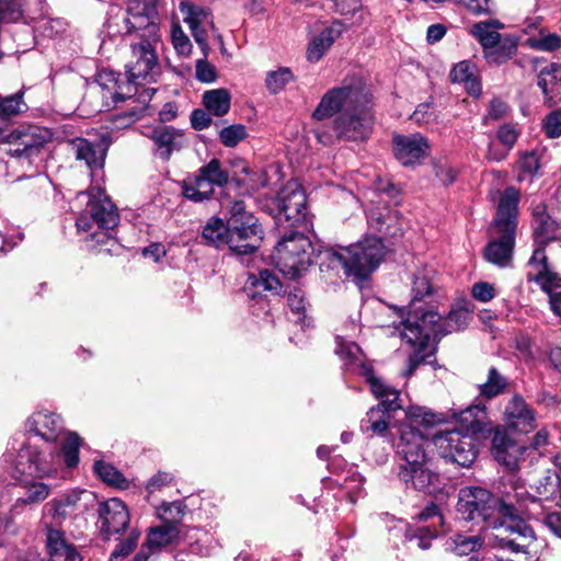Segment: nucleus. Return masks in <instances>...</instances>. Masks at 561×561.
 Returning a JSON list of instances; mask_svg holds the SVG:
<instances>
[{"instance_id": "c756f323", "label": "nucleus", "mask_w": 561, "mask_h": 561, "mask_svg": "<svg viewBox=\"0 0 561 561\" xmlns=\"http://www.w3.org/2000/svg\"><path fill=\"white\" fill-rule=\"evenodd\" d=\"M344 25L340 21H334L329 27L323 30L309 44L307 57L310 61H318L324 53L331 47L333 42L341 36Z\"/></svg>"}, {"instance_id": "1a4fd4ad", "label": "nucleus", "mask_w": 561, "mask_h": 561, "mask_svg": "<svg viewBox=\"0 0 561 561\" xmlns=\"http://www.w3.org/2000/svg\"><path fill=\"white\" fill-rule=\"evenodd\" d=\"M229 214L226 244L239 255L255 252L263 240V229L257 219L247 211L242 201L233 202Z\"/></svg>"}, {"instance_id": "0eeeda50", "label": "nucleus", "mask_w": 561, "mask_h": 561, "mask_svg": "<svg viewBox=\"0 0 561 561\" xmlns=\"http://www.w3.org/2000/svg\"><path fill=\"white\" fill-rule=\"evenodd\" d=\"M471 320V313L463 307L453 308L446 318H442L436 311L428 310L422 316L410 314L402 322L400 332L407 343L425 346L431 340H439L446 334L463 330Z\"/></svg>"}, {"instance_id": "603ef678", "label": "nucleus", "mask_w": 561, "mask_h": 561, "mask_svg": "<svg viewBox=\"0 0 561 561\" xmlns=\"http://www.w3.org/2000/svg\"><path fill=\"white\" fill-rule=\"evenodd\" d=\"M0 4V21L14 23L25 19L24 0H2Z\"/></svg>"}, {"instance_id": "c03bdc74", "label": "nucleus", "mask_w": 561, "mask_h": 561, "mask_svg": "<svg viewBox=\"0 0 561 561\" xmlns=\"http://www.w3.org/2000/svg\"><path fill=\"white\" fill-rule=\"evenodd\" d=\"M485 539L488 540L485 536L482 538L479 535L467 536L456 534L449 539V548L458 556H468L480 549Z\"/></svg>"}, {"instance_id": "dca6fc26", "label": "nucleus", "mask_w": 561, "mask_h": 561, "mask_svg": "<svg viewBox=\"0 0 561 561\" xmlns=\"http://www.w3.org/2000/svg\"><path fill=\"white\" fill-rule=\"evenodd\" d=\"M179 9L196 44L201 47L203 55L207 57L210 50L208 33L211 32L219 42H222L221 35L217 33L211 14L202 7L185 1L180 3Z\"/></svg>"}, {"instance_id": "9b49d317", "label": "nucleus", "mask_w": 561, "mask_h": 561, "mask_svg": "<svg viewBox=\"0 0 561 561\" xmlns=\"http://www.w3.org/2000/svg\"><path fill=\"white\" fill-rule=\"evenodd\" d=\"M126 1V9L111 18V25H115L117 32L124 35L137 33L141 41H159L156 0Z\"/></svg>"}, {"instance_id": "2f4dec72", "label": "nucleus", "mask_w": 561, "mask_h": 561, "mask_svg": "<svg viewBox=\"0 0 561 561\" xmlns=\"http://www.w3.org/2000/svg\"><path fill=\"white\" fill-rule=\"evenodd\" d=\"M450 79L455 83H463L467 92L472 96L481 94V81L478 70L473 64L462 60L454 66L450 71Z\"/></svg>"}, {"instance_id": "aec40b11", "label": "nucleus", "mask_w": 561, "mask_h": 561, "mask_svg": "<svg viewBox=\"0 0 561 561\" xmlns=\"http://www.w3.org/2000/svg\"><path fill=\"white\" fill-rule=\"evenodd\" d=\"M101 530L111 536L125 530L129 524V512L123 501L112 497L100 504Z\"/></svg>"}, {"instance_id": "9d476101", "label": "nucleus", "mask_w": 561, "mask_h": 561, "mask_svg": "<svg viewBox=\"0 0 561 561\" xmlns=\"http://www.w3.org/2000/svg\"><path fill=\"white\" fill-rule=\"evenodd\" d=\"M313 247L302 233L291 232L276 244L272 260L285 276L299 277L313 262Z\"/></svg>"}, {"instance_id": "3c124183", "label": "nucleus", "mask_w": 561, "mask_h": 561, "mask_svg": "<svg viewBox=\"0 0 561 561\" xmlns=\"http://www.w3.org/2000/svg\"><path fill=\"white\" fill-rule=\"evenodd\" d=\"M198 172L205 176L214 186H224L228 183L229 175L221 168L218 159H211L207 164L203 165Z\"/></svg>"}, {"instance_id": "a19ab883", "label": "nucleus", "mask_w": 561, "mask_h": 561, "mask_svg": "<svg viewBox=\"0 0 561 561\" xmlns=\"http://www.w3.org/2000/svg\"><path fill=\"white\" fill-rule=\"evenodd\" d=\"M392 415L380 407L371 408L362 421V430L376 435H385L389 428Z\"/></svg>"}, {"instance_id": "37998d69", "label": "nucleus", "mask_w": 561, "mask_h": 561, "mask_svg": "<svg viewBox=\"0 0 561 561\" xmlns=\"http://www.w3.org/2000/svg\"><path fill=\"white\" fill-rule=\"evenodd\" d=\"M336 354L345 360V364L352 366L357 374L360 373V365L368 364L364 358L359 346L354 342H347L343 337H336Z\"/></svg>"}, {"instance_id": "a878e982", "label": "nucleus", "mask_w": 561, "mask_h": 561, "mask_svg": "<svg viewBox=\"0 0 561 561\" xmlns=\"http://www.w3.org/2000/svg\"><path fill=\"white\" fill-rule=\"evenodd\" d=\"M539 19L528 20L525 22L526 26L523 28L524 33L529 34L524 44L529 48L553 51L561 47V37L539 27Z\"/></svg>"}, {"instance_id": "e2e57ef3", "label": "nucleus", "mask_w": 561, "mask_h": 561, "mask_svg": "<svg viewBox=\"0 0 561 561\" xmlns=\"http://www.w3.org/2000/svg\"><path fill=\"white\" fill-rule=\"evenodd\" d=\"M195 76L201 82L211 83L217 78V71L216 68L207 61V57L204 56V58L196 61Z\"/></svg>"}, {"instance_id": "5701e85b", "label": "nucleus", "mask_w": 561, "mask_h": 561, "mask_svg": "<svg viewBox=\"0 0 561 561\" xmlns=\"http://www.w3.org/2000/svg\"><path fill=\"white\" fill-rule=\"evenodd\" d=\"M360 373L369 383L373 394L380 400L377 407L382 408L390 414L401 409L399 391L377 378L370 364H362Z\"/></svg>"}, {"instance_id": "de8ad7c7", "label": "nucleus", "mask_w": 561, "mask_h": 561, "mask_svg": "<svg viewBox=\"0 0 561 561\" xmlns=\"http://www.w3.org/2000/svg\"><path fill=\"white\" fill-rule=\"evenodd\" d=\"M476 457L477 450L473 446L472 438L471 436L466 435L460 445H458L456 451H453V454L450 453V455H446L444 458L462 467H468L474 461Z\"/></svg>"}, {"instance_id": "052dcab7", "label": "nucleus", "mask_w": 561, "mask_h": 561, "mask_svg": "<svg viewBox=\"0 0 561 561\" xmlns=\"http://www.w3.org/2000/svg\"><path fill=\"white\" fill-rule=\"evenodd\" d=\"M245 137L247 130L243 125H231L229 127L221 129L219 134L220 141L226 147H234Z\"/></svg>"}, {"instance_id": "49530a36", "label": "nucleus", "mask_w": 561, "mask_h": 561, "mask_svg": "<svg viewBox=\"0 0 561 561\" xmlns=\"http://www.w3.org/2000/svg\"><path fill=\"white\" fill-rule=\"evenodd\" d=\"M23 488L25 495L16 501L23 505L42 503L50 494L49 485L44 482L25 481Z\"/></svg>"}, {"instance_id": "09e8293b", "label": "nucleus", "mask_w": 561, "mask_h": 561, "mask_svg": "<svg viewBox=\"0 0 561 561\" xmlns=\"http://www.w3.org/2000/svg\"><path fill=\"white\" fill-rule=\"evenodd\" d=\"M466 435H462L459 431H447L438 433L434 436V444L437 447L439 455L445 457L446 455L456 451L458 445L462 442Z\"/></svg>"}, {"instance_id": "c85d7f7f", "label": "nucleus", "mask_w": 561, "mask_h": 561, "mask_svg": "<svg viewBox=\"0 0 561 561\" xmlns=\"http://www.w3.org/2000/svg\"><path fill=\"white\" fill-rule=\"evenodd\" d=\"M280 289L282 284L278 277L268 270H260L257 274H249L243 287L247 296L252 299L265 291L278 295Z\"/></svg>"}, {"instance_id": "6e6552de", "label": "nucleus", "mask_w": 561, "mask_h": 561, "mask_svg": "<svg viewBox=\"0 0 561 561\" xmlns=\"http://www.w3.org/2000/svg\"><path fill=\"white\" fill-rule=\"evenodd\" d=\"M78 198H87L85 208L77 218V228L87 232L95 243H105L119 221L117 207L101 187H92L87 194L80 193Z\"/></svg>"}, {"instance_id": "72a5a7b5", "label": "nucleus", "mask_w": 561, "mask_h": 561, "mask_svg": "<svg viewBox=\"0 0 561 561\" xmlns=\"http://www.w3.org/2000/svg\"><path fill=\"white\" fill-rule=\"evenodd\" d=\"M46 545L48 561H81L79 553L66 543L59 530L48 529Z\"/></svg>"}, {"instance_id": "4468645a", "label": "nucleus", "mask_w": 561, "mask_h": 561, "mask_svg": "<svg viewBox=\"0 0 561 561\" xmlns=\"http://www.w3.org/2000/svg\"><path fill=\"white\" fill-rule=\"evenodd\" d=\"M528 265V279L539 284L549 294L551 309L561 316V279L549 268L546 252L541 249L534 250Z\"/></svg>"}, {"instance_id": "473e14b6", "label": "nucleus", "mask_w": 561, "mask_h": 561, "mask_svg": "<svg viewBox=\"0 0 561 561\" xmlns=\"http://www.w3.org/2000/svg\"><path fill=\"white\" fill-rule=\"evenodd\" d=\"M432 273L433 271L423 268L414 275L412 284V299L407 318H409L410 314H415V312L419 316H422V313L425 312L422 308L416 307V302L422 301L425 297H430L434 294L435 289L432 284ZM428 310H426V312Z\"/></svg>"}, {"instance_id": "13d9d810", "label": "nucleus", "mask_w": 561, "mask_h": 561, "mask_svg": "<svg viewBox=\"0 0 561 561\" xmlns=\"http://www.w3.org/2000/svg\"><path fill=\"white\" fill-rule=\"evenodd\" d=\"M26 107L22 100V93H15L10 96H0V118L5 119L14 116Z\"/></svg>"}, {"instance_id": "7c9ffc66", "label": "nucleus", "mask_w": 561, "mask_h": 561, "mask_svg": "<svg viewBox=\"0 0 561 561\" xmlns=\"http://www.w3.org/2000/svg\"><path fill=\"white\" fill-rule=\"evenodd\" d=\"M534 237L537 244V249H541L551 240L556 238L558 225L557 222L546 214L545 207L538 205L534 209Z\"/></svg>"}, {"instance_id": "79ce46f5", "label": "nucleus", "mask_w": 561, "mask_h": 561, "mask_svg": "<svg viewBox=\"0 0 561 561\" xmlns=\"http://www.w3.org/2000/svg\"><path fill=\"white\" fill-rule=\"evenodd\" d=\"M231 96L226 89L206 91L203 95V103L207 111L215 116H222L230 108Z\"/></svg>"}, {"instance_id": "58836bf2", "label": "nucleus", "mask_w": 561, "mask_h": 561, "mask_svg": "<svg viewBox=\"0 0 561 561\" xmlns=\"http://www.w3.org/2000/svg\"><path fill=\"white\" fill-rule=\"evenodd\" d=\"M81 492L71 491L51 500L45 505L48 514L56 520L61 522L75 514L78 508Z\"/></svg>"}, {"instance_id": "338daca9", "label": "nucleus", "mask_w": 561, "mask_h": 561, "mask_svg": "<svg viewBox=\"0 0 561 561\" xmlns=\"http://www.w3.org/2000/svg\"><path fill=\"white\" fill-rule=\"evenodd\" d=\"M152 95L153 90L142 89L137 99L138 104L129 111V116L133 121L138 119L142 116V114L147 110L148 103L152 99Z\"/></svg>"}, {"instance_id": "4be33fe9", "label": "nucleus", "mask_w": 561, "mask_h": 561, "mask_svg": "<svg viewBox=\"0 0 561 561\" xmlns=\"http://www.w3.org/2000/svg\"><path fill=\"white\" fill-rule=\"evenodd\" d=\"M26 428L46 443H55L64 434V424L60 416L49 411H39L32 414L27 419Z\"/></svg>"}, {"instance_id": "c9c22d12", "label": "nucleus", "mask_w": 561, "mask_h": 561, "mask_svg": "<svg viewBox=\"0 0 561 561\" xmlns=\"http://www.w3.org/2000/svg\"><path fill=\"white\" fill-rule=\"evenodd\" d=\"M503 27L504 24L501 21L491 19L474 23L470 28V34L480 43L484 53L495 44H499L502 36L497 31Z\"/></svg>"}, {"instance_id": "e433bc0d", "label": "nucleus", "mask_w": 561, "mask_h": 561, "mask_svg": "<svg viewBox=\"0 0 561 561\" xmlns=\"http://www.w3.org/2000/svg\"><path fill=\"white\" fill-rule=\"evenodd\" d=\"M182 191L187 199L198 203L209 199L214 194L215 186L197 172L183 180Z\"/></svg>"}, {"instance_id": "4c0bfd02", "label": "nucleus", "mask_w": 561, "mask_h": 561, "mask_svg": "<svg viewBox=\"0 0 561 561\" xmlns=\"http://www.w3.org/2000/svg\"><path fill=\"white\" fill-rule=\"evenodd\" d=\"M179 535V526L175 523L165 522L149 529L146 546L150 551L160 550L173 543Z\"/></svg>"}, {"instance_id": "cd10ccee", "label": "nucleus", "mask_w": 561, "mask_h": 561, "mask_svg": "<svg viewBox=\"0 0 561 561\" xmlns=\"http://www.w3.org/2000/svg\"><path fill=\"white\" fill-rule=\"evenodd\" d=\"M70 151L77 160H82L90 168H101L105 160L107 144H92L84 138H76L69 144Z\"/></svg>"}, {"instance_id": "423d86ee", "label": "nucleus", "mask_w": 561, "mask_h": 561, "mask_svg": "<svg viewBox=\"0 0 561 561\" xmlns=\"http://www.w3.org/2000/svg\"><path fill=\"white\" fill-rule=\"evenodd\" d=\"M519 194L514 187H507L500 197L493 230L496 238L484 248L488 262L507 267L512 263L517 228Z\"/></svg>"}, {"instance_id": "b1692460", "label": "nucleus", "mask_w": 561, "mask_h": 561, "mask_svg": "<svg viewBox=\"0 0 561 561\" xmlns=\"http://www.w3.org/2000/svg\"><path fill=\"white\" fill-rule=\"evenodd\" d=\"M538 87L543 94L545 104L549 107L561 101V64L551 62L540 69Z\"/></svg>"}, {"instance_id": "a211bd4d", "label": "nucleus", "mask_w": 561, "mask_h": 561, "mask_svg": "<svg viewBox=\"0 0 561 561\" xmlns=\"http://www.w3.org/2000/svg\"><path fill=\"white\" fill-rule=\"evenodd\" d=\"M276 203L278 220L283 217L287 221L297 222L306 208V194L296 181H290L278 193Z\"/></svg>"}, {"instance_id": "774afa93", "label": "nucleus", "mask_w": 561, "mask_h": 561, "mask_svg": "<svg viewBox=\"0 0 561 561\" xmlns=\"http://www.w3.org/2000/svg\"><path fill=\"white\" fill-rule=\"evenodd\" d=\"M472 296L481 301L488 302L495 296V289L493 285L486 282H479L472 286Z\"/></svg>"}, {"instance_id": "4d7b16f0", "label": "nucleus", "mask_w": 561, "mask_h": 561, "mask_svg": "<svg viewBox=\"0 0 561 561\" xmlns=\"http://www.w3.org/2000/svg\"><path fill=\"white\" fill-rule=\"evenodd\" d=\"M171 42L178 55L183 57H188L191 55L193 45L188 36L178 23L172 24Z\"/></svg>"}, {"instance_id": "bf43d9fd", "label": "nucleus", "mask_w": 561, "mask_h": 561, "mask_svg": "<svg viewBox=\"0 0 561 561\" xmlns=\"http://www.w3.org/2000/svg\"><path fill=\"white\" fill-rule=\"evenodd\" d=\"M541 129L549 139L561 137V108L549 112L541 121Z\"/></svg>"}, {"instance_id": "2eb2a0df", "label": "nucleus", "mask_w": 561, "mask_h": 561, "mask_svg": "<svg viewBox=\"0 0 561 561\" xmlns=\"http://www.w3.org/2000/svg\"><path fill=\"white\" fill-rule=\"evenodd\" d=\"M51 137L47 128L35 125L20 126L3 136V141L10 145L9 153L13 157H32Z\"/></svg>"}, {"instance_id": "6e6d98bb", "label": "nucleus", "mask_w": 561, "mask_h": 561, "mask_svg": "<svg viewBox=\"0 0 561 561\" xmlns=\"http://www.w3.org/2000/svg\"><path fill=\"white\" fill-rule=\"evenodd\" d=\"M294 76L289 68H279L275 71H270L266 76V87L271 93H278L291 80Z\"/></svg>"}, {"instance_id": "f03ea898", "label": "nucleus", "mask_w": 561, "mask_h": 561, "mask_svg": "<svg viewBox=\"0 0 561 561\" xmlns=\"http://www.w3.org/2000/svg\"><path fill=\"white\" fill-rule=\"evenodd\" d=\"M405 420L397 444L398 477L407 486L434 493L438 489V476L431 469V460L424 449L425 437L419 427L433 426L443 417L427 408L412 405L405 411Z\"/></svg>"}, {"instance_id": "864d4df0", "label": "nucleus", "mask_w": 561, "mask_h": 561, "mask_svg": "<svg viewBox=\"0 0 561 561\" xmlns=\"http://www.w3.org/2000/svg\"><path fill=\"white\" fill-rule=\"evenodd\" d=\"M507 386L506 379L495 369L490 368L488 380L480 386V393L489 399L500 394Z\"/></svg>"}, {"instance_id": "0e129e2a", "label": "nucleus", "mask_w": 561, "mask_h": 561, "mask_svg": "<svg viewBox=\"0 0 561 561\" xmlns=\"http://www.w3.org/2000/svg\"><path fill=\"white\" fill-rule=\"evenodd\" d=\"M474 15L491 14L493 12L492 0H456Z\"/></svg>"}, {"instance_id": "7ed1b4c3", "label": "nucleus", "mask_w": 561, "mask_h": 561, "mask_svg": "<svg viewBox=\"0 0 561 561\" xmlns=\"http://www.w3.org/2000/svg\"><path fill=\"white\" fill-rule=\"evenodd\" d=\"M513 497L515 502L511 497L507 501L500 500L502 520L492 523L490 538L500 548L518 552L524 551L535 540V531L520 515L530 514L529 503L536 504L538 500L535 493H529L524 488H516Z\"/></svg>"}, {"instance_id": "f257e3e1", "label": "nucleus", "mask_w": 561, "mask_h": 561, "mask_svg": "<svg viewBox=\"0 0 561 561\" xmlns=\"http://www.w3.org/2000/svg\"><path fill=\"white\" fill-rule=\"evenodd\" d=\"M336 115L333 131L346 141L366 140L374 125L370 93L360 78L345 79L340 87L330 89L313 112L316 119Z\"/></svg>"}, {"instance_id": "8fccbe9b", "label": "nucleus", "mask_w": 561, "mask_h": 561, "mask_svg": "<svg viewBox=\"0 0 561 561\" xmlns=\"http://www.w3.org/2000/svg\"><path fill=\"white\" fill-rule=\"evenodd\" d=\"M95 473L107 484L125 488L127 485L124 476L111 463L102 460L95 461L94 463Z\"/></svg>"}, {"instance_id": "f704fd0d", "label": "nucleus", "mask_w": 561, "mask_h": 561, "mask_svg": "<svg viewBox=\"0 0 561 561\" xmlns=\"http://www.w3.org/2000/svg\"><path fill=\"white\" fill-rule=\"evenodd\" d=\"M561 482L556 472L547 470L530 484L538 502L556 501L560 494Z\"/></svg>"}, {"instance_id": "ea45409f", "label": "nucleus", "mask_w": 561, "mask_h": 561, "mask_svg": "<svg viewBox=\"0 0 561 561\" xmlns=\"http://www.w3.org/2000/svg\"><path fill=\"white\" fill-rule=\"evenodd\" d=\"M518 43L512 36H504L499 44L492 46L483 53L489 64L502 65L510 60L517 51Z\"/></svg>"}, {"instance_id": "5fc2aeb1", "label": "nucleus", "mask_w": 561, "mask_h": 561, "mask_svg": "<svg viewBox=\"0 0 561 561\" xmlns=\"http://www.w3.org/2000/svg\"><path fill=\"white\" fill-rule=\"evenodd\" d=\"M437 536V531L432 526L419 527L415 530H409L407 539L419 547L422 550H426L431 547L432 540Z\"/></svg>"}, {"instance_id": "20e7f679", "label": "nucleus", "mask_w": 561, "mask_h": 561, "mask_svg": "<svg viewBox=\"0 0 561 561\" xmlns=\"http://www.w3.org/2000/svg\"><path fill=\"white\" fill-rule=\"evenodd\" d=\"M385 247L379 238L368 237L343 248H327L318 252L320 270L340 271L356 279H366L380 264Z\"/></svg>"}, {"instance_id": "ddd939ff", "label": "nucleus", "mask_w": 561, "mask_h": 561, "mask_svg": "<svg viewBox=\"0 0 561 561\" xmlns=\"http://www.w3.org/2000/svg\"><path fill=\"white\" fill-rule=\"evenodd\" d=\"M159 41H140L131 44V57L126 65L127 81L121 91L116 92L118 96L131 98L130 92H137L141 81L151 80L158 71V56L156 45Z\"/></svg>"}, {"instance_id": "f8f14e48", "label": "nucleus", "mask_w": 561, "mask_h": 561, "mask_svg": "<svg viewBox=\"0 0 561 561\" xmlns=\"http://www.w3.org/2000/svg\"><path fill=\"white\" fill-rule=\"evenodd\" d=\"M457 511L463 519H481L485 522L488 542L499 547L494 539L490 538V528L494 520H502L500 516V500L490 491L480 486L462 488L458 494Z\"/></svg>"}, {"instance_id": "bb28decb", "label": "nucleus", "mask_w": 561, "mask_h": 561, "mask_svg": "<svg viewBox=\"0 0 561 561\" xmlns=\"http://www.w3.org/2000/svg\"><path fill=\"white\" fill-rule=\"evenodd\" d=\"M151 139L154 142L157 156L162 160H169L171 154L179 151L184 144L183 134L170 126L154 128Z\"/></svg>"}, {"instance_id": "a18cd8bd", "label": "nucleus", "mask_w": 561, "mask_h": 561, "mask_svg": "<svg viewBox=\"0 0 561 561\" xmlns=\"http://www.w3.org/2000/svg\"><path fill=\"white\" fill-rule=\"evenodd\" d=\"M228 234V221L225 224L221 219L210 218L203 229V238L213 245L220 247L226 244Z\"/></svg>"}, {"instance_id": "f3484780", "label": "nucleus", "mask_w": 561, "mask_h": 561, "mask_svg": "<svg viewBox=\"0 0 561 561\" xmlns=\"http://www.w3.org/2000/svg\"><path fill=\"white\" fill-rule=\"evenodd\" d=\"M430 150L427 139L419 133L393 137L394 156L402 165L421 163L430 154Z\"/></svg>"}, {"instance_id": "412c9836", "label": "nucleus", "mask_w": 561, "mask_h": 561, "mask_svg": "<svg viewBox=\"0 0 561 561\" xmlns=\"http://www.w3.org/2000/svg\"><path fill=\"white\" fill-rule=\"evenodd\" d=\"M506 426L519 433H528L536 426V415L523 397L515 394L504 410Z\"/></svg>"}, {"instance_id": "39448f33", "label": "nucleus", "mask_w": 561, "mask_h": 561, "mask_svg": "<svg viewBox=\"0 0 561 561\" xmlns=\"http://www.w3.org/2000/svg\"><path fill=\"white\" fill-rule=\"evenodd\" d=\"M80 437L76 433H68L62 440L61 450L47 445L39 447L27 443L18 455V469L36 478L53 477L61 463V458L68 468L79 462Z\"/></svg>"}, {"instance_id": "69168bd1", "label": "nucleus", "mask_w": 561, "mask_h": 561, "mask_svg": "<svg viewBox=\"0 0 561 561\" xmlns=\"http://www.w3.org/2000/svg\"><path fill=\"white\" fill-rule=\"evenodd\" d=\"M139 534H131L126 540L121 542L112 552L110 561H118V559L128 556L137 546Z\"/></svg>"}, {"instance_id": "393cba45", "label": "nucleus", "mask_w": 561, "mask_h": 561, "mask_svg": "<svg viewBox=\"0 0 561 561\" xmlns=\"http://www.w3.org/2000/svg\"><path fill=\"white\" fill-rule=\"evenodd\" d=\"M468 434H488L492 426L484 404H472L453 414Z\"/></svg>"}, {"instance_id": "6ab92c4d", "label": "nucleus", "mask_w": 561, "mask_h": 561, "mask_svg": "<svg viewBox=\"0 0 561 561\" xmlns=\"http://www.w3.org/2000/svg\"><path fill=\"white\" fill-rule=\"evenodd\" d=\"M526 448L513 440L503 426L494 430L492 437V454L497 462L514 471L519 467L520 456Z\"/></svg>"}, {"instance_id": "680f3d73", "label": "nucleus", "mask_w": 561, "mask_h": 561, "mask_svg": "<svg viewBox=\"0 0 561 561\" xmlns=\"http://www.w3.org/2000/svg\"><path fill=\"white\" fill-rule=\"evenodd\" d=\"M287 302L291 311L298 316V320H302L307 305L304 291L300 288H294L287 295Z\"/></svg>"}]
</instances>
